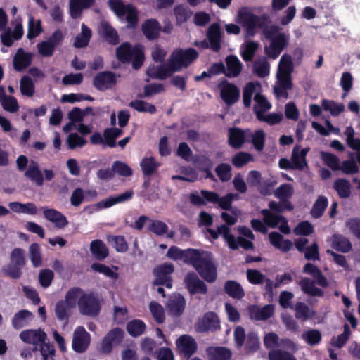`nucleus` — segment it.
<instances>
[{
	"mask_svg": "<svg viewBox=\"0 0 360 360\" xmlns=\"http://www.w3.org/2000/svg\"><path fill=\"white\" fill-rule=\"evenodd\" d=\"M225 75L228 77L238 76L242 70V63L236 56H229L226 58Z\"/></svg>",
	"mask_w": 360,
	"mask_h": 360,
	"instance_id": "nucleus-30",
	"label": "nucleus"
},
{
	"mask_svg": "<svg viewBox=\"0 0 360 360\" xmlns=\"http://www.w3.org/2000/svg\"><path fill=\"white\" fill-rule=\"evenodd\" d=\"M226 293L236 299H240L244 296V291L239 283L233 281H229L225 284Z\"/></svg>",
	"mask_w": 360,
	"mask_h": 360,
	"instance_id": "nucleus-46",
	"label": "nucleus"
},
{
	"mask_svg": "<svg viewBox=\"0 0 360 360\" xmlns=\"http://www.w3.org/2000/svg\"><path fill=\"white\" fill-rule=\"evenodd\" d=\"M75 299L72 289L68 290L65 299L58 301L55 306V314L60 321L68 322L72 314V311L76 307Z\"/></svg>",
	"mask_w": 360,
	"mask_h": 360,
	"instance_id": "nucleus-9",
	"label": "nucleus"
},
{
	"mask_svg": "<svg viewBox=\"0 0 360 360\" xmlns=\"http://www.w3.org/2000/svg\"><path fill=\"white\" fill-rule=\"evenodd\" d=\"M322 106L326 111L330 112L333 116H337L345 110V105L342 103H337L333 101L323 100Z\"/></svg>",
	"mask_w": 360,
	"mask_h": 360,
	"instance_id": "nucleus-59",
	"label": "nucleus"
},
{
	"mask_svg": "<svg viewBox=\"0 0 360 360\" xmlns=\"http://www.w3.org/2000/svg\"><path fill=\"white\" fill-rule=\"evenodd\" d=\"M209 360H229L231 352L225 347H211L206 350Z\"/></svg>",
	"mask_w": 360,
	"mask_h": 360,
	"instance_id": "nucleus-37",
	"label": "nucleus"
},
{
	"mask_svg": "<svg viewBox=\"0 0 360 360\" xmlns=\"http://www.w3.org/2000/svg\"><path fill=\"white\" fill-rule=\"evenodd\" d=\"M90 250L92 255L100 260L104 259L108 255L107 247L100 240H95L91 243Z\"/></svg>",
	"mask_w": 360,
	"mask_h": 360,
	"instance_id": "nucleus-40",
	"label": "nucleus"
},
{
	"mask_svg": "<svg viewBox=\"0 0 360 360\" xmlns=\"http://www.w3.org/2000/svg\"><path fill=\"white\" fill-rule=\"evenodd\" d=\"M148 229L157 236H162L167 233V238H172L174 236L173 231H169L168 226L160 220H150L148 224Z\"/></svg>",
	"mask_w": 360,
	"mask_h": 360,
	"instance_id": "nucleus-31",
	"label": "nucleus"
},
{
	"mask_svg": "<svg viewBox=\"0 0 360 360\" xmlns=\"http://www.w3.org/2000/svg\"><path fill=\"white\" fill-rule=\"evenodd\" d=\"M32 60V55L19 49L13 58L14 68L20 71L30 65Z\"/></svg>",
	"mask_w": 360,
	"mask_h": 360,
	"instance_id": "nucleus-35",
	"label": "nucleus"
},
{
	"mask_svg": "<svg viewBox=\"0 0 360 360\" xmlns=\"http://www.w3.org/2000/svg\"><path fill=\"white\" fill-rule=\"evenodd\" d=\"M22 22V18L20 16L15 17L12 20L13 32H11V29L8 28L1 34V41L4 45L11 46L13 44V39L18 40L22 37L24 30Z\"/></svg>",
	"mask_w": 360,
	"mask_h": 360,
	"instance_id": "nucleus-14",
	"label": "nucleus"
},
{
	"mask_svg": "<svg viewBox=\"0 0 360 360\" xmlns=\"http://www.w3.org/2000/svg\"><path fill=\"white\" fill-rule=\"evenodd\" d=\"M133 192L128 191L117 196L110 197L104 200H102L95 205V207L97 210H101L104 208H108L112 205L118 203L126 202L131 198Z\"/></svg>",
	"mask_w": 360,
	"mask_h": 360,
	"instance_id": "nucleus-24",
	"label": "nucleus"
},
{
	"mask_svg": "<svg viewBox=\"0 0 360 360\" xmlns=\"http://www.w3.org/2000/svg\"><path fill=\"white\" fill-rule=\"evenodd\" d=\"M124 337V331L118 328L110 330L103 338L100 352L103 354H109L112 351L114 347L120 345Z\"/></svg>",
	"mask_w": 360,
	"mask_h": 360,
	"instance_id": "nucleus-12",
	"label": "nucleus"
},
{
	"mask_svg": "<svg viewBox=\"0 0 360 360\" xmlns=\"http://www.w3.org/2000/svg\"><path fill=\"white\" fill-rule=\"evenodd\" d=\"M265 34L271 39L269 45L265 47V53L268 57L276 59L289 44L290 34L280 32V27L276 25L266 27Z\"/></svg>",
	"mask_w": 360,
	"mask_h": 360,
	"instance_id": "nucleus-4",
	"label": "nucleus"
},
{
	"mask_svg": "<svg viewBox=\"0 0 360 360\" xmlns=\"http://www.w3.org/2000/svg\"><path fill=\"white\" fill-rule=\"evenodd\" d=\"M260 89V85L258 83L250 82L248 84L243 91V103L245 106H250L251 103L252 97L258 93Z\"/></svg>",
	"mask_w": 360,
	"mask_h": 360,
	"instance_id": "nucleus-47",
	"label": "nucleus"
},
{
	"mask_svg": "<svg viewBox=\"0 0 360 360\" xmlns=\"http://www.w3.org/2000/svg\"><path fill=\"white\" fill-rule=\"evenodd\" d=\"M250 316L255 320H266L271 317L274 313V307L271 304L262 307L251 306L249 309Z\"/></svg>",
	"mask_w": 360,
	"mask_h": 360,
	"instance_id": "nucleus-27",
	"label": "nucleus"
},
{
	"mask_svg": "<svg viewBox=\"0 0 360 360\" xmlns=\"http://www.w3.org/2000/svg\"><path fill=\"white\" fill-rule=\"evenodd\" d=\"M331 246L335 250L347 252L352 248V244L349 240L342 235L335 234L330 238Z\"/></svg>",
	"mask_w": 360,
	"mask_h": 360,
	"instance_id": "nucleus-39",
	"label": "nucleus"
},
{
	"mask_svg": "<svg viewBox=\"0 0 360 360\" xmlns=\"http://www.w3.org/2000/svg\"><path fill=\"white\" fill-rule=\"evenodd\" d=\"M173 264L165 263L154 269V284L156 285H165L168 288L172 286L171 275L174 272Z\"/></svg>",
	"mask_w": 360,
	"mask_h": 360,
	"instance_id": "nucleus-15",
	"label": "nucleus"
},
{
	"mask_svg": "<svg viewBox=\"0 0 360 360\" xmlns=\"http://www.w3.org/2000/svg\"><path fill=\"white\" fill-rule=\"evenodd\" d=\"M41 32V21L39 20H34V18L30 15L28 22V31L27 38L29 39H33L38 36Z\"/></svg>",
	"mask_w": 360,
	"mask_h": 360,
	"instance_id": "nucleus-57",
	"label": "nucleus"
},
{
	"mask_svg": "<svg viewBox=\"0 0 360 360\" xmlns=\"http://www.w3.org/2000/svg\"><path fill=\"white\" fill-rule=\"evenodd\" d=\"M109 4L115 13L120 16H126V20L130 26H134L137 22V11L130 4L125 5L122 0H109Z\"/></svg>",
	"mask_w": 360,
	"mask_h": 360,
	"instance_id": "nucleus-10",
	"label": "nucleus"
},
{
	"mask_svg": "<svg viewBox=\"0 0 360 360\" xmlns=\"http://www.w3.org/2000/svg\"><path fill=\"white\" fill-rule=\"evenodd\" d=\"M191 264L206 281L212 283L216 280L217 269L209 252L198 250L197 257Z\"/></svg>",
	"mask_w": 360,
	"mask_h": 360,
	"instance_id": "nucleus-5",
	"label": "nucleus"
},
{
	"mask_svg": "<svg viewBox=\"0 0 360 360\" xmlns=\"http://www.w3.org/2000/svg\"><path fill=\"white\" fill-rule=\"evenodd\" d=\"M116 82L117 77L115 75L108 71L99 72L94 79V86L100 91H105L111 88Z\"/></svg>",
	"mask_w": 360,
	"mask_h": 360,
	"instance_id": "nucleus-21",
	"label": "nucleus"
},
{
	"mask_svg": "<svg viewBox=\"0 0 360 360\" xmlns=\"http://www.w3.org/2000/svg\"><path fill=\"white\" fill-rule=\"evenodd\" d=\"M127 330L131 335L139 336L145 331L146 324L141 320L135 319L127 323Z\"/></svg>",
	"mask_w": 360,
	"mask_h": 360,
	"instance_id": "nucleus-50",
	"label": "nucleus"
},
{
	"mask_svg": "<svg viewBox=\"0 0 360 360\" xmlns=\"http://www.w3.org/2000/svg\"><path fill=\"white\" fill-rule=\"evenodd\" d=\"M295 317L304 321L314 316V311L302 302H297L295 307Z\"/></svg>",
	"mask_w": 360,
	"mask_h": 360,
	"instance_id": "nucleus-43",
	"label": "nucleus"
},
{
	"mask_svg": "<svg viewBox=\"0 0 360 360\" xmlns=\"http://www.w3.org/2000/svg\"><path fill=\"white\" fill-rule=\"evenodd\" d=\"M198 250L195 249L181 250L177 247L173 246L167 251V256L174 260H181L185 263L191 264L193 259L197 257Z\"/></svg>",
	"mask_w": 360,
	"mask_h": 360,
	"instance_id": "nucleus-20",
	"label": "nucleus"
},
{
	"mask_svg": "<svg viewBox=\"0 0 360 360\" xmlns=\"http://www.w3.org/2000/svg\"><path fill=\"white\" fill-rule=\"evenodd\" d=\"M25 175L37 186H41L44 184L43 174L36 162H32L29 165Z\"/></svg>",
	"mask_w": 360,
	"mask_h": 360,
	"instance_id": "nucleus-36",
	"label": "nucleus"
},
{
	"mask_svg": "<svg viewBox=\"0 0 360 360\" xmlns=\"http://www.w3.org/2000/svg\"><path fill=\"white\" fill-rule=\"evenodd\" d=\"M207 37V40L195 41V46L203 49L210 47L213 51H218L221 48V32L217 23H213L209 27Z\"/></svg>",
	"mask_w": 360,
	"mask_h": 360,
	"instance_id": "nucleus-11",
	"label": "nucleus"
},
{
	"mask_svg": "<svg viewBox=\"0 0 360 360\" xmlns=\"http://www.w3.org/2000/svg\"><path fill=\"white\" fill-rule=\"evenodd\" d=\"M269 240L271 244L283 251H287L292 247V243L288 240H283L281 234L273 232L269 234Z\"/></svg>",
	"mask_w": 360,
	"mask_h": 360,
	"instance_id": "nucleus-44",
	"label": "nucleus"
},
{
	"mask_svg": "<svg viewBox=\"0 0 360 360\" xmlns=\"http://www.w3.org/2000/svg\"><path fill=\"white\" fill-rule=\"evenodd\" d=\"M38 346H39V351L43 360H53L55 349L53 347L50 345L48 340L41 342Z\"/></svg>",
	"mask_w": 360,
	"mask_h": 360,
	"instance_id": "nucleus-63",
	"label": "nucleus"
},
{
	"mask_svg": "<svg viewBox=\"0 0 360 360\" xmlns=\"http://www.w3.org/2000/svg\"><path fill=\"white\" fill-rule=\"evenodd\" d=\"M76 306L82 315L96 316L101 307V300L97 295L93 292H86L80 288H72Z\"/></svg>",
	"mask_w": 360,
	"mask_h": 360,
	"instance_id": "nucleus-3",
	"label": "nucleus"
},
{
	"mask_svg": "<svg viewBox=\"0 0 360 360\" xmlns=\"http://www.w3.org/2000/svg\"><path fill=\"white\" fill-rule=\"evenodd\" d=\"M0 103L2 107L6 111L15 112L18 110L19 106L17 100L10 96H4L0 97Z\"/></svg>",
	"mask_w": 360,
	"mask_h": 360,
	"instance_id": "nucleus-61",
	"label": "nucleus"
},
{
	"mask_svg": "<svg viewBox=\"0 0 360 360\" xmlns=\"http://www.w3.org/2000/svg\"><path fill=\"white\" fill-rule=\"evenodd\" d=\"M251 131L250 130L242 131L238 128L229 129V141L231 146L234 148L240 147L244 142L245 138L250 136Z\"/></svg>",
	"mask_w": 360,
	"mask_h": 360,
	"instance_id": "nucleus-28",
	"label": "nucleus"
},
{
	"mask_svg": "<svg viewBox=\"0 0 360 360\" xmlns=\"http://www.w3.org/2000/svg\"><path fill=\"white\" fill-rule=\"evenodd\" d=\"M140 166L143 174L150 176L156 172L160 163L153 157H145L141 161Z\"/></svg>",
	"mask_w": 360,
	"mask_h": 360,
	"instance_id": "nucleus-41",
	"label": "nucleus"
},
{
	"mask_svg": "<svg viewBox=\"0 0 360 360\" xmlns=\"http://www.w3.org/2000/svg\"><path fill=\"white\" fill-rule=\"evenodd\" d=\"M300 285L302 291L312 296H321L323 295L322 291L316 288L314 282L307 278H302L300 282Z\"/></svg>",
	"mask_w": 360,
	"mask_h": 360,
	"instance_id": "nucleus-48",
	"label": "nucleus"
},
{
	"mask_svg": "<svg viewBox=\"0 0 360 360\" xmlns=\"http://www.w3.org/2000/svg\"><path fill=\"white\" fill-rule=\"evenodd\" d=\"M257 49L258 44L257 42H246L245 44L241 46L240 47V53L243 58L246 61L251 60Z\"/></svg>",
	"mask_w": 360,
	"mask_h": 360,
	"instance_id": "nucleus-53",
	"label": "nucleus"
},
{
	"mask_svg": "<svg viewBox=\"0 0 360 360\" xmlns=\"http://www.w3.org/2000/svg\"><path fill=\"white\" fill-rule=\"evenodd\" d=\"M116 54L117 58L122 62L132 60L135 69L141 66L144 59L143 47L140 45L131 47L129 43L120 46L117 49Z\"/></svg>",
	"mask_w": 360,
	"mask_h": 360,
	"instance_id": "nucleus-7",
	"label": "nucleus"
},
{
	"mask_svg": "<svg viewBox=\"0 0 360 360\" xmlns=\"http://www.w3.org/2000/svg\"><path fill=\"white\" fill-rule=\"evenodd\" d=\"M91 37V32L84 24L82 25V32L75 39L74 46L76 48H82L87 46Z\"/></svg>",
	"mask_w": 360,
	"mask_h": 360,
	"instance_id": "nucleus-45",
	"label": "nucleus"
},
{
	"mask_svg": "<svg viewBox=\"0 0 360 360\" xmlns=\"http://www.w3.org/2000/svg\"><path fill=\"white\" fill-rule=\"evenodd\" d=\"M294 62L290 55L283 54L278 63L277 70L278 85L274 91L278 96L287 97L286 90L291 88V74L293 71Z\"/></svg>",
	"mask_w": 360,
	"mask_h": 360,
	"instance_id": "nucleus-2",
	"label": "nucleus"
},
{
	"mask_svg": "<svg viewBox=\"0 0 360 360\" xmlns=\"http://www.w3.org/2000/svg\"><path fill=\"white\" fill-rule=\"evenodd\" d=\"M185 308V300L179 294L172 295L167 302V309L173 316H180Z\"/></svg>",
	"mask_w": 360,
	"mask_h": 360,
	"instance_id": "nucleus-25",
	"label": "nucleus"
},
{
	"mask_svg": "<svg viewBox=\"0 0 360 360\" xmlns=\"http://www.w3.org/2000/svg\"><path fill=\"white\" fill-rule=\"evenodd\" d=\"M302 337L307 343L311 346L319 344L321 340V333L315 329L304 331Z\"/></svg>",
	"mask_w": 360,
	"mask_h": 360,
	"instance_id": "nucleus-58",
	"label": "nucleus"
},
{
	"mask_svg": "<svg viewBox=\"0 0 360 360\" xmlns=\"http://www.w3.org/2000/svg\"><path fill=\"white\" fill-rule=\"evenodd\" d=\"M219 327V321L213 312L206 313L202 318L199 319L195 324V329L198 332H206L212 330Z\"/></svg>",
	"mask_w": 360,
	"mask_h": 360,
	"instance_id": "nucleus-17",
	"label": "nucleus"
},
{
	"mask_svg": "<svg viewBox=\"0 0 360 360\" xmlns=\"http://www.w3.org/2000/svg\"><path fill=\"white\" fill-rule=\"evenodd\" d=\"M30 259L34 266H40L42 264L40 246L37 243H32L29 248Z\"/></svg>",
	"mask_w": 360,
	"mask_h": 360,
	"instance_id": "nucleus-54",
	"label": "nucleus"
},
{
	"mask_svg": "<svg viewBox=\"0 0 360 360\" xmlns=\"http://www.w3.org/2000/svg\"><path fill=\"white\" fill-rule=\"evenodd\" d=\"M21 93L27 96H32L34 93V85L31 78L24 76L20 82Z\"/></svg>",
	"mask_w": 360,
	"mask_h": 360,
	"instance_id": "nucleus-60",
	"label": "nucleus"
},
{
	"mask_svg": "<svg viewBox=\"0 0 360 360\" xmlns=\"http://www.w3.org/2000/svg\"><path fill=\"white\" fill-rule=\"evenodd\" d=\"M44 215L47 220L53 223L59 229L64 228L68 224L66 217L54 209L44 208Z\"/></svg>",
	"mask_w": 360,
	"mask_h": 360,
	"instance_id": "nucleus-29",
	"label": "nucleus"
},
{
	"mask_svg": "<svg viewBox=\"0 0 360 360\" xmlns=\"http://www.w3.org/2000/svg\"><path fill=\"white\" fill-rule=\"evenodd\" d=\"M294 193V189L290 184H283L278 186L274 191V195L281 200L288 202L287 200L291 198Z\"/></svg>",
	"mask_w": 360,
	"mask_h": 360,
	"instance_id": "nucleus-49",
	"label": "nucleus"
},
{
	"mask_svg": "<svg viewBox=\"0 0 360 360\" xmlns=\"http://www.w3.org/2000/svg\"><path fill=\"white\" fill-rule=\"evenodd\" d=\"M219 87L221 91V96L226 104L232 105L238 100L240 91L234 84L223 82Z\"/></svg>",
	"mask_w": 360,
	"mask_h": 360,
	"instance_id": "nucleus-23",
	"label": "nucleus"
},
{
	"mask_svg": "<svg viewBox=\"0 0 360 360\" xmlns=\"http://www.w3.org/2000/svg\"><path fill=\"white\" fill-rule=\"evenodd\" d=\"M91 342V335L83 326H77L72 334V348L77 353L84 352Z\"/></svg>",
	"mask_w": 360,
	"mask_h": 360,
	"instance_id": "nucleus-13",
	"label": "nucleus"
},
{
	"mask_svg": "<svg viewBox=\"0 0 360 360\" xmlns=\"http://www.w3.org/2000/svg\"><path fill=\"white\" fill-rule=\"evenodd\" d=\"M33 319V314L28 310L23 309L17 312L13 319L12 325L16 329L27 326Z\"/></svg>",
	"mask_w": 360,
	"mask_h": 360,
	"instance_id": "nucleus-33",
	"label": "nucleus"
},
{
	"mask_svg": "<svg viewBox=\"0 0 360 360\" xmlns=\"http://www.w3.org/2000/svg\"><path fill=\"white\" fill-rule=\"evenodd\" d=\"M150 311L155 319L158 323L164 322L165 319V311L163 307L156 302H151L149 304Z\"/></svg>",
	"mask_w": 360,
	"mask_h": 360,
	"instance_id": "nucleus-55",
	"label": "nucleus"
},
{
	"mask_svg": "<svg viewBox=\"0 0 360 360\" xmlns=\"http://www.w3.org/2000/svg\"><path fill=\"white\" fill-rule=\"evenodd\" d=\"M93 3V0H70V14L73 18L79 16L82 9L89 7Z\"/></svg>",
	"mask_w": 360,
	"mask_h": 360,
	"instance_id": "nucleus-42",
	"label": "nucleus"
},
{
	"mask_svg": "<svg viewBox=\"0 0 360 360\" xmlns=\"http://www.w3.org/2000/svg\"><path fill=\"white\" fill-rule=\"evenodd\" d=\"M202 193L207 201L218 204L219 207L223 210L231 209L232 202L227 195L219 197L217 193L205 190H202Z\"/></svg>",
	"mask_w": 360,
	"mask_h": 360,
	"instance_id": "nucleus-26",
	"label": "nucleus"
},
{
	"mask_svg": "<svg viewBox=\"0 0 360 360\" xmlns=\"http://www.w3.org/2000/svg\"><path fill=\"white\" fill-rule=\"evenodd\" d=\"M254 111L257 119L260 118L265 112L271 108L270 103L261 94H256L254 97Z\"/></svg>",
	"mask_w": 360,
	"mask_h": 360,
	"instance_id": "nucleus-38",
	"label": "nucleus"
},
{
	"mask_svg": "<svg viewBox=\"0 0 360 360\" xmlns=\"http://www.w3.org/2000/svg\"><path fill=\"white\" fill-rule=\"evenodd\" d=\"M270 360H297L289 352L281 349H272L269 353Z\"/></svg>",
	"mask_w": 360,
	"mask_h": 360,
	"instance_id": "nucleus-64",
	"label": "nucleus"
},
{
	"mask_svg": "<svg viewBox=\"0 0 360 360\" xmlns=\"http://www.w3.org/2000/svg\"><path fill=\"white\" fill-rule=\"evenodd\" d=\"M198 57L197 51L193 49L174 50L167 63L158 67L150 66L147 75L153 78L165 79L174 72L188 67Z\"/></svg>",
	"mask_w": 360,
	"mask_h": 360,
	"instance_id": "nucleus-1",
	"label": "nucleus"
},
{
	"mask_svg": "<svg viewBox=\"0 0 360 360\" xmlns=\"http://www.w3.org/2000/svg\"><path fill=\"white\" fill-rule=\"evenodd\" d=\"M207 233L212 239H217L221 235L224 239L227 242L229 246L233 249L236 250L240 246L245 250H250L253 248L252 242L245 239L243 237H238L236 238L232 234L230 233V229L227 225H221L217 227V231L208 229Z\"/></svg>",
	"mask_w": 360,
	"mask_h": 360,
	"instance_id": "nucleus-6",
	"label": "nucleus"
},
{
	"mask_svg": "<svg viewBox=\"0 0 360 360\" xmlns=\"http://www.w3.org/2000/svg\"><path fill=\"white\" fill-rule=\"evenodd\" d=\"M20 338L25 343L38 346L47 340V335L41 329L25 330L20 333Z\"/></svg>",
	"mask_w": 360,
	"mask_h": 360,
	"instance_id": "nucleus-18",
	"label": "nucleus"
},
{
	"mask_svg": "<svg viewBox=\"0 0 360 360\" xmlns=\"http://www.w3.org/2000/svg\"><path fill=\"white\" fill-rule=\"evenodd\" d=\"M142 30L147 39H153L158 36L161 27L156 20L150 19L143 23Z\"/></svg>",
	"mask_w": 360,
	"mask_h": 360,
	"instance_id": "nucleus-32",
	"label": "nucleus"
},
{
	"mask_svg": "<svg viewBox=\"0 0 360 360\" xmlns=\"http://www.w3.org/2000/svg\"><path fill=\"white\" fill-rule=\"evenodd\" d=\"M184 283L186 288L191 294H205L207 292V286L205 283L200 280L195 273H188L186 275Z\"/></svg>",
	"mask_w": 360,
	"mask_h": 360,
	"instance_id": "nucleus-19",
	"label": "nucleus"
},
{
	"mask_svg": "<svg viewBox=\"0 0 360 360\" xmlns=\"http://www.w3.org/2000/svg\"><path fill=\"white\" fill-rule=\"evenodd\" d=\"M99 32L107 41L111 44H116L119 37L116 30L107 22H101L99 26Z\"/></svg>",
	"mask_w": 360,
	"mask_h": 360,
	"instance_id": "nucleus-34",
	"label": "nucleus"
},
{
	"mask_svg": "<svg viewBox=\"0 0 360 360\" xmlns=\"http://www.w3.org/2000/svg\"><path fill=\"white\" fill-rule=\"evenodd\" d=\"M238 22L246 27L248 32L253 34L257 29H264L269 21V15L264 14L261 17L257 16L247 8H242L238 11Z\"/></svg>",
	"mask_w": 360,
	"mask_h": 360,
	"instance_id": "nucleus-8",
	"label": "nucleus"
},
{
	"mask_svg": "<svg viewBox=\"0 0 360 360\" xmlns=\"http://www.w3.org/2000/svg\"><path fill=\"white\" fill-rule=\"evenodd\" d=\"M254 72L260 77L269 75L270 65L265 58H259L253 65Z\"/></svg>",
	"mask_w": 360,
	"mask_h": 360,
	"instance_id": "nucleus-51",
	"label": "nucleus"
},
{
	"mask_svg": "<svg viewBox=\"0 0 360 360\" xmlns=\"http://www.w3.org/2000/svg\"><path fill=\"white\" fill-rule=\"evenodd\" d=\"M333 187L341 198H347L350 194L349 182L344 179H339L334 182Z\"/></svg>",
	"mask_w": 360,
	"mask_h": 360,
	"instance_id": "nucleus-52",
	"label": "nucleus"
},
{
	"mask_svg": "<svg viewBox=\"0 0 360 360\" xmlns=\"http://www.w3.org/2000/svg\"><path fill=\"white\" fill-rule=\"evenodd\" d=\"M178 351L186 357H191L197 349V343L195 339L188 335H181L176 341Z\"/></svg>",
	"mask_w": 360,
	"mask_h": 360,
	"instance_id": "nucleus-16",
	"label": "nucleus"
},
{
	"mask_svg": "<svg viewBox=\"0 0 360 360\" xmlns=\"http://www.w3.org/2000/svg\"><path fill=\"white\" fill-rule=\"evenodd\" d=\"M262 213L266 224L272 227L278 226L279 229L283 233H290V229L283 217L278 214H274L267 210H263Z\"/></svg>",
	"mask_w": 360,
	"mask_h": 360,
	"instance_id": "nucleus-22",
	"label": "nucleus"
},
{
	"mask_svg": "<svg viewBox=\"0 0 360 360\" xmlns=\"http://www.w3.org/2000/svg\"><path fill=\"white\" fill-rule=\"evenodd\" d=\"M320 156L323 162L333 170H339L340 160L335 155L326 152H320Z\"/></svg>",
	"mask_w": 360,
	"mask_h": 360,
	"instance_id": "nucleus-56",
	"label": "nucleus"
},
{
	"mask_svg": "<svg viewBox=\"0 0 360 360\" xmlns=\"http://www.w3.org/2000/svg\"><path fill=\"white\" fill-rule=\"evenodd\" d=\"M328 206V200L324 196H319L315 202L311 213L314 217L319 218L321 217L326 207Z\"/></svg>",
	"mask_w": 360,
	"mask_h": 360,
	"instance_id": "nucleus-62",
	"label": "nucleus"
}]
</instances>
